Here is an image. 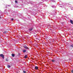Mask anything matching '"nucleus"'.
<instances>
[{
	"label": "nucleus",
	"mask_w": 73,
	"mask_h": 73,
	"mask_svg": "<svg viewBox=\"0 0 73 73\" xmlns=\"http://www.w3.org/2000/svg\"><path fill=\"white\" fill-rule=\"evenodd\" d=\"M45 0H42V1H45Z\"/></svg>",
	"instance_id": "nucleus-30"
},
{
	"label": "nucleus",
	"mask_w": 73,
	"mask_h": 73,
	"mask_svg": "<svg viewBox=\"0 0 73 73\" xmlns=\"http://www.w3.org/2000/svg\"><path fill=\"white\" fill-rule=\"evenodd\" d=\"M6 61H8V59H6Z\"/></svg>",
	"instance_id": "nucleus-24"
},
{
	"label": "nucleus",
	"mask_w": 73,
	"mask_h": 73,
	"mask_svg": "<svg viewBox=\"0 0 73 73\" xmlns=\"http://www.w3.org/2000/svg\"><path fill=\"white\" fill-rule=\"evenodd\" d=\"M1 12L0 11V14H1Z\"/></svg>",
	"instance_id": "nucleus-28"
},
{
	"label": "nucleus",
	"mask_w": 73,
	"mask_h": 73,
	"mask_svg": "<svg viewBox=\"0 0 73 73\" xmlns=\"http://www.w3.org/2000/svg\"><path fill=\"white\" fill-rule=\"evenodd\" d=\"M27 55H25V58H27Z\"/></svg>",
	"instance_id": "nucleus-20"
},
{
	"label": "nucleus",
	"mask_w": 73,
	"mask_h": 73,
	"mask_svg": "<svg viewBox=\"0 0 73 73\" xmlns=\"http://www.w3.org/2000/svg\"><path fill=\"white\" fill-rule=\"evenodd\" d=\"M7 32L5 31L3 32V33L4 34H6V33H7Z\"/></svg>",
	"instance_id": "nucleus-16"
},
{
	"label": "nucleus",
	"mask_w": 73,
	"mask_h": 73,
	"mask_svg": "<svg viewBox=\"0 0 73 73\" xmlns=\"http://www.w3.org/2000/svg\"><path fill=\"white\" fill-rule=\"evenodd\" d=\"M7 67L9 68H11V66L8 65H7Z\"/></svg>",
	"instance_id": "nucleus-14"
},
{
	"label": "nucleus",
	"mask_w": 73,
	"mask_h": 73,
	"mask_svg": "<svg viewBox=\"0 0 73 73\" xmlns=\"http://www.w3.org/2000/svg\"><path fill=\"white\" fill-rule=\"evenodd\" d=\"M29 8H31V7H30Z\"/></svg>",
	"instance_id": "nucleus-36"
},
{
	"label": "nucleus",
	"mask_w": 73,
	"mask_h": 73,
	"mask_svg": "<svg viewBox=\"0 0 73 73\" xmlns=\"http://www.w3.org/2000/svg\"><path fill=\"white\" fill-rule=\"evenodd\" d=\"M8 6L9 7H10L11 6V5H8Z\"/></svg>",
	"instance_id": "nucleus-27"
},
{
	"label": "nucleus",
	"mask_w": 73,
	"mask_h": 73,
	"mask_svg": "<svg viewBox=\"0 0 73 73\" xmlns=\"http://www.w3.org/2000/svg\"><path fill=\"white\" fill-rule=\"evenodd\" d=\"M0 56L1 57H2L3 59H4V55H3V54H0Z\"/></svg>",
	"instance_id": "nucleus-4"
},
{
	"label": "nucleus",
	"mask_w": 73,
	"mask_h": 73,
	"mask_svg": "<svg viewBox=\"0 0 73 73\" xmlns=\"http://www.w3.org/2000/svg\"><path fill=\"white\" fill-rule=\"evenodd\" d=\"M20 54L19 53V55H20Z\"/></svg>",
	"instance_id": "nucleus-33"
},
{
	"label": "nucleus",
	"mask_w": 73,
	"mask_h": 73,
	"mask_svg": "<svg viewBox=\"0 0 73 73\" xmlns=\"http://www.w3.org/2000/svg\"><path fill=\"white\" fill-rule=\"evenodd\" d=\"M14 7H15V8H17V7H18L17 6V5H15V6H14Z\"/></svg>",
	"instance_id": "nucleus-17"
},
{
	"label": "nucleus",
	"mask_w": 73,
	"mask_h": 73,
	"mask_svg": "<svg viewBox=\"0 0 73 73\" xmlns=\"http://www.w3.org/2000/svg\"><path fill=\"white\" fill-rule=\"evenodd\" d=\"M7 10H5L4 11V13H5V14H7Z\"/></svg>",
	"instance_id": "nucleus-6"
},
{
	"label": "nucleus",
	"mask_w": 73,
	"mask_h": 73,
	"mask_svg": "<svg viewBox=\"0 0 73 73\" xmlns=\"http://www.w3.org/2000/svg\"><path fill=\"white\" fill-rule=\"evenodd\" d=\"M71 8V9L72 10V9H72V8Z\"/></svg>",
	"instance_id": "nucleus-31"
},
{
	"label": "nucleus",
	"mask_w": 73,
	"mask_h": 73,
	"mask_svg": "<svg viewBox=\"0 0 73 73\" xmlns=\"http://www.w3.org/2000/svg\"><path fill=\"white\" fill-rule=\"evenodd\" d=\"M70 23L72 24H73V21L71 19L70 20Z\"/></svg>",
	"instance_id": "nucleus-7"
},
{
	"label": "nucleus",
	"mask_w": 73,
	"mask_h": 73,
	"mask_svg": "<svg viewBox=\"0 0 73 73\" xmlns=\"http://www.w3.org/2000/svg\"><path fill=\"white\" fill-rule=\"evenodd\" d=\"M69 5L68 3H64L62 4V7H64V8L65 9H66V11H68V6Z\"/></svg>",
	"instance_id": "nucleus-3"
},
{
	"label": "nucleus",
	"mask_w": 73,
	"mask_h": 73,
	"mask_svg": "<svg viewBox=\"0 0 73 73\" xmlns=\"http://www.w3.org/2000/svg\"><path fill=\"white\" fill-rule=\"evenodd\" d=\"M29 31H31L32 30V28H30L29 29Z\"/></svg>",
	"instance_id": "nucleus-15"
},
{
	"label": "nucleus",
	"mask_w": 73,
	"mask_h": 73,
	"mask_svg": "<svg viewBox=\"0 0 73 73\" xmlns=\"http://www.w3.org/2000/svg\"><path fill=\"white\" fill-rule=\"evenodd\" d=\"M23 72L24 73H26V71H25V70H23Z\"/></svg>",
	"instance_id": "nucleus-21"
},
{
	"label": "nucleus",
	"mask_w": 73,
	"mask_h": 73,
	"mask_svg": "<svg viewBox=\"0 0 73 73\" xmlns=\"http://www.w3.org/2000/svg\"><path fill=\"white\" fill-rule=\"evenodd\" d=\"M51 61H52V62H55V61H56V60H51Z\"/></svg>",
	"instance_id": "nucleus-10"
},
{
	"label": "nucleus",
	"mask_w": 73,
	"mask_h": 73,
	"mask_svg": "<svg viewBox=\"0 0 73 73\" xmlns=\"http://www.w3.org/2000/svg\"><path fill=\"white\" fill-rule=\"evenodd\" d=\"M13 20H14V19H13V18H12L11 19V20H12V21H13Z\"/></svg>",
	"instance_id": "nucleus-23"
},
{
	"label": "nucleus",
	"mask_w": 73,
	"mask_h": 73,
	"mask_svg": "<svg viewBox=\"0 0 73 73\" xmlns=\"http://www.w3.org/2000/svg\"><path fill=\"white\" fill-rule=\"evenodd\" d=\"M11 56H12V57H13L15 56V55L14 54H11Z\"/></svg>",
	"instance_id": "nucleus-12"
},
{
	"label": "nucleus",
	"mask_w": 73,
	"mask_h": 73,
	"mask_svg": "<svg viewBox=\"0 0 73 73\" xmlns=\"http://www.w3.org/2000/svg\"><path fill=\"white\" fill-rule=\"evenodd\" d=\"M51 1H52L53 3H56V1L54 0H52Z\"/></svg>",
	"instance_id": "nucleus-13"
},
{
	"label": "nucleus",
	"mask_w": 73,
	"mask_h": 73,
	"mask_svg": "<svg viewBox=\"0 0 73 73\" xmlns=\"http://www.w3.org/2000/svg\"><path fill=\"white\" fill-rule=\"evenodd\" d=\"M24 10L25 11H28V10H27V9H25Z\"/></svg>",
	"instance_id": "nucleus-19"
},
{
	"label": "nucleus",
	"mask_w": 73,
	"mask_h": 73,
	"mask_svg": "<svg viewBox=\"0 0 73 73\" xmlns=\"http://www.w3.org/2000/svg\"><path fill=\"white\" fill-rule=\"evenodd\" d=\"M51 7L53 8H56V6L54 5L52 6Z\"/></svg>",
	"instance_id": "nucleus-9"
},
{
	"label": "nucleus",
	"mask_w": 73,
	"mask_h": 73,
	"mask_svg": "<svg viewBox=\"0 0 73 73\" xmlns=\"http://www.w3.org/2000/svg\"><path fill=\"white\" fill-rule=\"evenodd\" d=\"M50 1H51L52 0H50Z\"/></svg>",
	"instance_id": "nucleus-32"
},
{
	"label": "nucleus",
	"mask_w": 73,
	"mask_h": 73,
	"mask_svg": "<svg viewBox=\"0 0 73 73\" xmlns=\"http://www.w3.org/2000/svg\"><path fill=\"white\" fill-rule=\"evenodd\" d=\"M59 14H60H60H61V13H59Z\"/></svg>",
	"instance_id": "nucleus-34"
},
{
	"label": "nucleus",
	"mask_w": 73,
	"mask_h": 73,
	"mask_svg": "<svg viewBox=\"0 0 73 73\" xmlns=\"http://www.w3.org/2000/svg\"><path fill=\"white\" fill-rule=\"evenodd\" d=\"M71 72L72 73H73V70H72L71 71Z\"/></svg>",
	"instance_id": "nucleus-26"
},
{
	"label": "nucleus",
	"mask_w": 73,
	"mask_h": 73,
	"mask_svg": "<svg viewBox=\"0 0 73 73\" xmlns=\"http://www.w3.org/2000/svg\"><path fill=\"white\" fill-rule=\"evenodd\" d=\"M42 3V2H40L39 3V4H37V3L36 2H31L30 4L32 5H33V7H35L36 8H38V7L40 6V5H43L44 7H46V5L45 4Z\"/></svg>",
	"instance_id": "nucleus-2"
},
{
	"label": "nucleus",
	"mask_w": 73,
	"mask_h": 73,
	"mask_svg": "<svg viewBox=\"0 0 73 73\" xmlns=\"http://www.w3.org/2000/svg\"><path fill=\"white\" fill-rule=\"evenodd\" d=\"M23 47L24 48L26 49H29V48L26 45H25L23 46Z\"/></svg>",
	"instance_id": "nucleus-5"
},
{
	"label": "nucleus",
	"mask_w": 73,
	"mask_h": 73,
	"mask_svg": "<svg viewBox=\"0 0 73 73\" xmlns=\"http://www.w3.org/2000/svg\"><path fill=\"white\" fill-rule=\"evenodd\" d=\"M23 53H25L27 51V50H23Z\"/></svg>",
	"instance_id": "nucleus-11"
},
{
	"label": "nucleus",
	"mask_w": 73,
	"mask_h": 73,
	"mask_svg": "<svg viewBox=\"0 0 73 73\" xmlns=\"http://www.w3.org/2000/svg\"><path fill=\"white\" fill-rule=\"evenodd\" d=\"M70 46L71 47H72V48H73V45L72 44L70 45Z\"/></svg>",
	"instance_id": "nucleus-18"
},
{
	"label": "nucleus",
	"mask_w": 73,
	"mask_h": 73,
	"mask_svg": "<svg viewBox=\"0 0 73 73\" xmlns=\"http://www.w3.org/2000/svg\"><path fill=\"white\" fill-rule=\"evenodd\" d=\"M19 3H20L21 4L19 5V7H23V5H25L27 4H29V3H31V1L29 0H19Z\"/></svg>",
	"instance_id": "nucleus-1"
},
{
	"label": "nucleus",
	"mask_w": 73,
	"mask_h": 73,
	"mask_svg": "<svg viewBox=\"0 0 73 73\" xmlns=\"http://www.w3.org/2000/svg\"><path fill=\"white\" fill-rule=\"evenodd\" d=\"M15 3H17V0H15Z\"/></svg>",
	"instance_id": "nucleus-22"
},
{
	"label": "nucleus",
	"mask_w": 73,
	"mask_h": 73,
	"mask_svg": "<svg viewBox=\"0 0 73 73\" xmlns=\"http://www.w3.org/2000/svg\"><path fill=\"white\" fill-rule=\"evenodd\" d=\"M56 10H54V12L55 13H56Z\"/></svg>",
	"instance_id": "nucleus-25"
},
{
	"label": "nucleus",
	"mask_w": 73,
	"mask_h": 73,
	"mask_svg": "<svg viewBox=\"0 0 73 73\" xmlns=\"http://www.w3.org/2000/svg\"><path fill=\"white\" fill-rule=\"evenodd\" d=\"M35 69H36V70H37V69H38V67L35 66Z\"/></svg>",
	"instance_id": "nucleus-8"
},
{
	"label": "nucleus",
	"mask_w": 73,
	"mask_h": 73,
	"mask_svg": "<svg viewBox=\"0 0 73 73\" xmlns=\"http://www.w3.org/2000/svg\"><path fill=\"white\" fill-rule=\"evenodd\" d=\"M42 8L41 7H40V9H42Z\"/></svg>",
	"instance_id": "nucleus-29"
},
{
	"label": "nucleus",
	"mask_w": 73,
	"mask_h": 73,
	"mask_svg": "<svg viewBox=\"0 0 73 73\" xmlns=\"http://www.w3.org/2000/svg\"><path fill=\"white\" fill-rule=\"evenodd\" d=\"M0 18H1V16H0Z\"/></svg>",
	"instance_id": "nucleus-35"
}]
</instances>
